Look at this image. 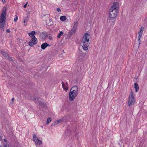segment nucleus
Listing matches in <instances>:
<instances>
[{
  "instance_id": "26",
  "label": "nucleus",
  "mask_w": 147,
  "mask_h": 147,
  "mask_svg": "<svg viewBox=\"0 0 147 147\" xmlns=\"http://www.w3.org/2000/svg\"><path fill=\"white\" fill-rule=\"evenodd\" d=\"M7 59H8L9 61H12L13 62H14L13 61V60L11 58V57H8V58H7Z\"/></svg>"
},
{
  "instance_id": "37",
  "label": "nucleus",
  "mask_w": 147,
  "mask_h": 147,
  "mask_svg": "<svg viewBox=\"0 0 147 147\" xmlns=\"http://www.w3.org/2000/svg\"><path fill=\"white\" fill-rule=\"evenodd\" d=\"M64 84L66 85V86H68V83L67 82H66L65 83H64Z\"/></svg>"
},
{
  "instance_id": "13",
  "label": "nucleus",
  "mask_w": 147,
  "mask_h": 147,
  "mask_svg": "<svg viewBox=\"0 0 147 147\" xmlns=\"http://www.w3.org/2000/svg\"><path fill=\"white\" fill-rule=\"evenodd\" d=\"M39 105L45 108H46L47 107V106L46 103H45L44 102H42L40 101H39Z\"/></svg>"
},
{
  "instance_id": "21",
  "label": "nucleus",
  "mask_w": 147,
  "mask_h": 147,
  "mask_svg": "<svg viewBox=\"0 0 147 147\" xmlns=\"http://www.w3.org/2000/svg\"><path fill=\"white\" fill-rule=\"evenodd\" d=\"M51 121V118L50 117H49L47 119V124H48Z\"/></svg>"
},
{
  "instance_id": "17",
  "label": "nucleus",
  "mask_w": 147,
  "mask_h": 147,
  "mask_svg": "<svg viewBox=\"0 0 147 147\" xmlns=\"http://www.w3.org/2000/svg\"><path fill=\"white\" fill-rule=\"evenodd\" d=\"M78 25V22H74V25L73 26V28H75L76 30V29L77 26Z\"/></svg>"
},
{
  "instance_id": "14",
  "label": "nucleus",
  "mask_w": 147,
  "mask_h": 147,
  "mask_svg": "<svg viewBox=\"0 0 147 147\" xmlns=\"http://www.w3.org/2000/svg\"><path fill=\"white\" fill-rule=\"evenodd\" d=\"M134 88L136 90V92L138 91L139 87L138 84L136 83L134 84Z\"/></svg>"
},
{
  "instance_id": "40",
  "label": "nucleus",
  "mask_w": 147,
  "mask_h": 147,
  "mask_svg": "<svg viewBox=\"0 0 147 147\" xmlns=\"http://www.w3.org/2000/svg\"><path fill=\"white\" fill-rule=\"evenodd\" d=\"M4 141H6V140H5V139H4Z\"/></svg>"
},
{
  "instance_id": "10",
  "label": "nucleus",
  "mask_w": 147,
  "mask_h": 147,
  "mask_svg": "<svg viewBox=\"0 0 147 147\" xmlns=\"http://www.w3.org/2000/svg\"><path fill=\"white\" fill-rule=\"evenodd\" d=\"M6 9H4L3 11L1 14V18H6Z\"/></svg>"
},
{
  "instance_id": "18",
  "label": "nucleus",
  "mask_w": 147,
  "mask_h": 147,
  "mask_svg": "<svg viewBox=\"0 0 147 147\" xmlns=\"http://www.w3.org/2000/svg\"><path fill=\"white\" fill-rule=\"evenodd\" d=\"M63 34V32L62 31H60L59 34L58 35L57 37L58 38H59L61 36H62Z\"/></svg>"
},
{
  "instance_id": "33",
  "label": "nucleus",
  "mask_w": 147,
  "mask_h": 147,
  "mask_svg": "<svg viewBox=\"0 0 147 147\" xmlns=\"http://www.w3.org/2000/svg\"><path fill=\"white\" fill-rule=\"evenodd\" d=\"M28 3L27 2L25 4L23 7L24 8H26V5H27V4Z\"/></svg>"
},
{
  "instance_id": "28",
  "label": "nucleus",
  "mask_w": 147,
  "mask_h": 147,
  "mask_svg": "<svg viewBox=\"0 0 147 147\" xmlns=\"http://www.w3.org/2000/svg\"><path fill=\"white\" fill-rule=\"evenodd\" d=\"M18 19V17L17 16H16L14 18V20L15 22H16L17 20Z\"/></svg>"
},
{
  "instance_id": "12",
  "label": "nucleus",
  "mask_w": 147,
  "mask_h": 147,
  "mask_svg": "<svg viewBox=\"0 0 147 147\" xmlns=\"http://www.w3.org/2000/svg\"><path fill=\"white\" fill-rule=\"evenodd\" d=\"M62 86L64 90H65L66 91H67L68 90V86H66V85L64 84V83L63 82H62Z\"/></svg>"
},
{
  "instance_id": "1",
  "label": "nucleus",
  "mask_w": 147,
  "mask_h": 147,
  "mask_svg": "<svg viewBox=\"0 0 147 147\" xmlns=\"http://www.w3.org/2000/svg\"><path fill=\"white\" fill-rule=\"evenodd\" d=\"M119 9V3L117 2H114L113 5L111 6L110 9L108 18V20L110 21H112L111 22L112 25H113L115 24L114 19L117 17L118 14Z\"/></svg>"
},
{
  "instance_id": "29",
  "label": "nucleus",
  "mask_w": 147,
  "mask_h": 147,
  "mask_svg": "<svg viewBox=\"0 0 147 147\" xmlns=\"http://www.w3.org/2000/svg\"><path fill=\"white\" fill-rule=\"evenodd\" d=\"M57 10L58 12H60L61 11V10L59 8H57Z\"/></svg>"
},
{
  "instance_id": "36",
  "label": "nucleus",
  "mask_w": 147,
  "mask_h": 147,
  "mask_svg": "<svg viewBox=\"0 0 147 147\" xmlns=\"http://www.w3.org/2000/svg\"><path fill=\"white\" fill-rule=\"evenodd\" d=\"M6 32H7L9 33L10 32V30L9 29H7Z\"/></svg>"
},
{
  "instance_id": "19",
  "label": "nucleus",
  "mask_w": 147,
  "mask_h": 147,
  "mask_svg": "<svg viewBox=\"0 0 147 147\" xmlns=\"http://www.w3.org/2000/svg\"><path fill=\"white\" fill-rule=\"evenodd\" d=\"M6 18H0V22H5Z\"/></svg>"
},
{
  "instance_id": "11",
  "label": "nucleus",
  "mask_w": 147,
  "mask_h": 147,
  "mask_svg": "<svg viewBox=\"0 0 147 147\" xmlns=\"http://www.w3.org/2000/svg\"><path fill=\"white\" fill-rule=\"evenodd\" d=\"M40 37L42 39L45 38L47 36V34H46V32H42L40 34Z\"/></svg>"
},
{
  "instance_id": "20",
  "label": "nucleus",
  "mask_w": 147,
  "mask_h": 147,
  "mask_svg": "<svg viewBox=\"0 0 147 147\" xmlns=\"http://www.w3.org/2000/svg\"><path fill=\"white\" fill-rule=\"evenodd\" d=\"M5 22H0V28H3L4 27Z\"/></svg>"
},
{
  "instance_id": "30",
  "label": "nucleus",
  "mask_w": 147,
  "mask_h": 147,
  "mask_svg": "<svg viewBox=\"0 0 147 147\" xmlns=\"http://www.w3.org/2000/svg\"><path fill=\"white\" fill-rule=\"evenodd\" d=\"M9 145L8 144H6L5 145L4 147H9Z\"/></svg>"
},
{
  "instance_id": "39",
  "label": "nucleus",
  "mask_w": 147,
  "mask_h": 147,
  "mask_svg": "<svg viewBox=\"0 0 147 147\" xmlns=\"http://www.w3.org/2000/svg\"><path fill=\"white\" fill-rule=\"evenodd\" d=\"M26 22V21L25 20H24V23Z\"/></svg>"
},
{
  "instance_id": "32",
  "label": "nucleus",
  "mask_w": 147,
  "mask_h": 147,
  "mask_svg": "<svg viewBox=\"0 0 147 147\" xmlns=\"http://www.w3.org/2000/svg\"><path fill=\"white\" fill-rule=\"evenodd\" d=\"M71 30H72L74 32H75V31L76 30V29H75V28H72V29Z\"/></svg>"
},
{
  "instance_id": "35",
  "label": "nucleus",
  "mask_w": 147,
  "mask_h": 147,
  "mask_svg": "<svg viewBox=\"0 0 147 147\" xmlns=\"http://www.w3.org/2000/svg\"><path fill=\"white\" fill-rule=\"evenodd\" d=\"M146 22H145V23L146 24H147V22H146V21H147V18H145Z\"/></svg>"
},
{
  "instance_id": "15",
  "label": "nucleus",
  "mask_w": 147,
  "mask_h": 147,
  "mask_svg": "<svg viewBox=\"0 0 147 147\" xmlns=\"http://www.w3.org/2000/svg\"><path fill=\"white\" fill-rule=\"evenodd\" d=\"M67 19L66 16H62L60 17V20L61 21H65Z\"/></svg>"
},
{
  "instance_id": "8",
  "label": "nucleus",
  "mask_w": 147,
  "mask_h": 147,
  "mask_svg": "<svg viewBox=\"0 0 147 147\" xmlns=\"http://www.w3.org/2000/svg\"><path fill=\"white\" fill-rule=\"evenodd\" d=\"M36 34V32L34 31H31L30 33H28L29 36L31 37L32 38H36L34 36V35Z\"/></svg>"
},
{
  "instance_id": "5",
  "label": "nucleus",
  "mask_w": 147,
  "mask_h": 147,
  "mask_svg": "<svg viewBox=\"0 0 147 147\" xmlns=\"http://www.w3.org/2000/svg\"><path fill=\"white\" fill-rule=\"evenodd\" d=\"M144 29V28L143 26H142L140 29V31L138 32V41L139 42V46L140 44V39H141L142 37V33Z\"/></svg>"
},
{
  "instance_id": "38",
  "label": "nucleus",
  "mask_w": 147,
  "mask_h": 147,
  "mask_svg": "<svg viewBox=\"0 0 147 147\" xmlns=\"http://www.w3.org/2000/svg\"><path fill=\"white\" fill-rule=\"evenodd\" d=\"M14 100V98H12L11 99L12 101H13Z\"/></svg>"
},
{
  "instance_id": "16",
  "label": "nucleus",
  "mask_w": 147,
  "mask_h": 147,
  "mask_svg": "<svg viewBox=\"0 0 147 147\" xmlns=\"http://www.w3.org/2000/svg\"><path fill=\"white\" fill-rule=\"evenodd\" d=\"M39 98L37 97H35L33 100L34 102L36 103H38L39 102Z\"/></svg>"
},
{
  "instance_id": "9",
  "label": "nucleus",
  "mask_w": 147,
  "mask_h": 147,
  "mask_svg": "<svg viewBox=\"0 0 147 147\" xmlns=\"http://www.w3.org/2000/svg\"><path fill=\"white\" fill-rule=\"evenodd\" d=\"M50 45L47 42H45L42 44L41 46V47L42 49H45L47 47L50 46Z\"/></svg>"
},
{
  "instance_id": "34",
  "label": "nucleus",
  "mask_w": 147,
  "mask_h": 147,
  "mask_svg": "<svg viewBox=\"0 0 147 147\" xmlns=\"http://www.w3.org/2000/svg\"><path fill=\"white\" fill-rule=\"evenodd\" d=\"M2 1L3 3H5L6 2L5 0H2Z\"/></svg>"
},
{
  "instance_id": "22",
  "label": "nucleus",
  "mask_w": 147,
  "mask_h": 147,
  "mask_svg": "<svg viewBox=\"0 0 147 147\" xmlns=\"http://www.w3.org/2000/svg\"><path fill=\"white\" fill-rule=\"evenodd\" d=\"M58 124V122L57 121H55L51 125V126H55Z\"/></svg>"
},
{
  "instance_id": "41",
  "label": "nucleus",
  "mask_w": 147,
  "mask_h": 147,
  "mask_svg": "<svg viewBox=\"0 0 147 147\" xmlns=\"http://www.w3.org/2000/svg\"><path fill=\"white\" fill-rule=\"evenodd\" d=\"M0 147H3L1 146H0Z\"/></svg>"
},
{
  "instance_id": "31",
  "label": "nucleus",
  "mask_w": 147,
  "mask_h": 147,
  "mask_svg": "<svg viewBox=\"0 0 147 147\" xmlns=\"http://www.w3.org/2000/svg\"><path fill=\"white\" fill-rule=\"evenodd\" d=\"M61 121V119H59L57 121V122H58V124L59 123H60Z\"/></svg>"
},
{
  "instance_id": "25",
  "label": "nucleus",
  "mask_w": 147,
  "mask_h": 147,
  "mask_svg": "<svg viewBox=\"0 0 147 147\" xmlns=\"http://www.w3.org/2000/svg\"><path fill=\"white\" fill-rule=\"evenodd\" d=\"M29 18L28 16H27L26 17H25L24 18V20H25L26 21V22L28 21V20H29Z\"/></svg>"
},
{
  "instance_id": "23",
  "label": "nucleus",
  "mask_w": 147,
  "mask_h": 147,
  "mask_svg": "<svg viewBox=\"0 0 147 147\" xmlns=\"http://www.w3.org/2000/svg\"><path fill=\"white\" fill-rule=\"evenodd\" d=\"M1 53L2 55L4 56H7V54L5 52L3 51H1Z\"/></svg>"
},
{
  "instance_id": "27",
  "label": "nucleus",
  "mask_w": 147,
  "mask_h": 147,
  "mask_svg": "<svg viewBox=\"0 0 147 147\" xmlns=\"http://www.w3.org/2000/svg\"><path fill=\"white\" fill-rule=\"evenodd\" d=\"M74 32L73 31H72V30H71L69 32V34L70 35H72L74 33Z\"/></svg>"
},
{
  "instance_id": "2",
  "label": "nucleus",
  "mask_w": 147,
  "mask_h": 147,
  "mask_svg": "<svg viewBox=\"0 0 147 147\" xmlns=\"http://www.w3.org/2000/svg\"><path fill=\"white\" fill-rule=\"evenodd\" d=\"M90 36L88 33H86L83 35L81 40V45L82 46L83 49L85 51L88 50L90 44L89 38Z\"/></svg>"
},
{
  "instance_id": "7",
  "label": "nucleus",
  "mask_w": 147,
  "mask_h": 147,
  "mask_svg": "<svg viewBox=\"0 0 147 147\" xmlns=\"http://www.w3.org/2000/svg\"><path fill=\"white\" fill-rule=\"evenodd\" d=\"M34 141L35 144L38 145H40L42 144V141L39 140L38 138L36 137L35 134H34L33 136Z\"/></svg>"
},
{
  "instance_id": "24",
  "label": "nucleus",
  "mask_w": 147,
  "mask_h": 147,
  "mask_svg": "<svg viewBox=\"0 0 147 147\" xmlns=\"http://www.w3.org/2000/svg\"><path fill=\"white\" fill-rule=\"evenodd\" d=\"M52 21L51 20H50L49 21V23H48V25L51 26L53 24Z\"/></svg>"
},
{
  "instance_id": "3",
  "label": "nucleus",
  "mask_w": 147,
  "mask_h": 147,
  "mask_svg": "<svg viewBox=\"0 0 147 147\" xmlns=\"http://www.w3.org/2000/svg\"><path fill=\"white\" fill-rule=\"evenodd\" d=\"M78 95V87L75 85L71 89L69 93V100L70 101L73 100Z\"/></svg>"
},
{
  "instance_id": "4",
  "label": "nucleus",
  "mask_w": 147,
  "mask_h": 147,
  "mask_svg": "<svg viewBox=\"0 0 147 147\" xmlns=\"http://www.w3.org/2000/svg\"><path fill=\"white\" fill-rule=\"evenodd\" d=\"M135 102V100L134 98V94L131 92L130 95H129L128 101V104L129 106L134 105Z\"/></svg>"
},
{
  "instance_id": "6",
  "label": "nucleus",
  "mask_w": 147,
  "mask_h": 147,
  "mask_svg": "<svg viewBox=\"0 0 147 147\" xmlns=\"http://www.w3.org/2000/svg\"><path fill=\"white\" fill-rule=\"evenodd\" d=\"M38 41L37 38H31L30 41L29 42V45L31 47H33L37 42Z\"/></svg>"
}]
</instances>
